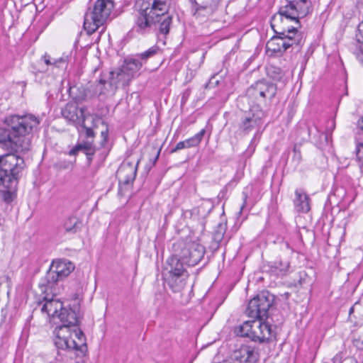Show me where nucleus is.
<instances>
[{
    "label": "nucleus",
    "instance_id": "6",
    "mask_svg": "<svg viewBox=\"0 0 363 363\" xmlns=\"http://www.w3.org/2000/svg\"><path fill=\"white\" fill-rule=\"evenodd\" d=\"M111 0H96L94 7L84 16V28L89 35L94 33L100 26H104L113 9Z\"/></svg>",
    "mask_w": 363,
    "mask_h": 363
},
{
    "label": "nucleus",
    "instance_id": "35",
    "mask_svg": "<svg viewBox=\"0 0 363 363\" xmlns=\"http://www.w3.org/2000/svg\"><path fill=\"white\" fill-rule=\"evenodd\" d=\"M85 121H83V123H81V125H79V126L82 127L83 129L85 130L87 138H91L93 140L94 137V131L90 127L86 126Z\"/></svg>",
    "mask_w": 363,
    "mask_h": 363
},
{
    "label": "nucleus",
    "instance_id": "15",
    "mask_svg": "<svg viewBox=\"0 0 363 363\" xmlns=\"http://www.w3.org/2000/svg\"><path fill=\"white\" fill-rule=\"evenodd\" d=\"M79 313V305H74L72 308L62 307L57 314V317L62 323L60 326H65L70 328L71 330L75 328L79 325L80 322V315Z\"/></svg>",
    "mask_w": 363,
    "mask_h": 363
},
{
    "label": "nucleus",
    "instance_id": "23",
    "mask_svg": "<svg viewBox=\"0 0 363 363\" xmlns=\"http://www.w3.org/2000/svg\"><path fill=\"white\" fill-rule=\"evenodd\" d=\"M206 133L205 129H202L200 132L196 134L194 136L179 142L176 147L171 150L172 153L176 152L178 150L189 148L191 147L197 146L202 140L203 135Z\"/></svg>",
    "mask_w": 363,
    "mask_h": 363
},
{
    "label": "nucleus",
    "instance_id": "8",
    "mask_svg": "<svg viewBox=\"0 0 363 363\" xmlns=\"http://www.w3.org/2000/svg\"><path fill=\"white\" fill-rule=\"evenodd\" d=\"M74 267L71 262L64 261H54L48 271L44 279L39 284L40 288L45 287V291L50 290L55 293V285L63 279L66 278L74 270Z\"/></svg>",
    "mask_w": 363,
    "mask_h": 363
},
{
    "label": "nucleus",
    "instance_id": "27",
    "mask_svg": "<svg viewBox=\"0 0 363 363\" xmlns=\"http://www.w3.org/2000/svg\"><path fill=\"white\" fill-rule=\"evenodd\" d=\"M142 65V63L138 60L130 58L126 59L121 67L126 74L130 75V79L132 80L134 75L140 69Z\"/></svg>",
    "mask_w": 363,
    "mask_h": 363
},
{
    "label": "nucleus",
    "instance_id": "18",
    "mask_svg": "<svg viewBox=\"0 0 363 363\" xmlns=\"http://www.w3.org/2000/svg\"><path fill=\"white\" fill-rule=\"evenodd\" d=\"M258 357V352L250 345H242L233 353V359L237 363H255Z\"/></svg>",
    "mask_w": 363,
    "mask_h": 363
},
{
    "label": "nucleus",
    "instance_id": "4",
    "mask_svg": "<svg viewBox=\"0 0 363 363\" xmlns=\"http://www.w3.org/2000/svg\"><path fill=\"white\" fill-rule=\"evenodd\" d=\"M286 23H281V28L272 26L277 34L267 43V48L273 53L282 54L291 47H297L301 44L302 37L298 33L297 27L285 26Z\"/></svg>",
    "mask_w": 363,
    "mask_h": 363
},
{
    "label": "nucleus",
    "instance_id": "25",
    "mask_svg": "<svg viewBox=\"0 0 363 363\" xmlns=\"http://www.w3.org/2000/svg\"><path fill=\"white\" fill-rule=\"evenodd\" d=\"M118 88L108 78V80L100 79L96 84L95 91L101 96H112L115 94Z\"/></svg>",
    "mask_w": 363,
    "mask_h": 363
},
{
    "label": "nucleus",
    "instance_id": "22",
    "mask_svg": "<svg viewBox=\"0 0 363 363\" xmlns=\"http://www.w3.org/2000/svg\"><path fill=\"white\" fill-rule=\"evenodd\" d=\"M79 151H82L86 154L88 162L90 164L92 160V156L96 152V148L93 145V140L78 143L69 151V155H75Z\"/></svg>",
    "mask_w": 363,
    "mask_h": 363
},
{
    "label": "nucleus",
    "instance_id": "13",
    "mask_svg": "<svg viewBox=\"0 0 363 363\" xmlns=\"http://www.w3.org/2000/svg\"><path fill=\"white\" fill-rule=\"evenodd\" d=\"M138 164V162L136 164L127 162H123L118 168L116 176L118 179L120 194H122L123 189H129L134 182Z\"/></svg>",
    "mask_w": 363,
    "mask_h": 363
},
{
    "label": "nucleus",
    "instance_id": "5",
    "mask_svg": "<svg viewBox=\"0 0 363 363\" xmlns=\"http://www.w3.org/2000/svg\"><path fill=\"white\" fill-rule=\"evenodd\" d=\"M287 4L280 8L278 13L271 19V26L281 28V23L294 21L299 24L298 19L304 17L309 11L311 1L308 0H286Z\"/></svg>",
    "mask_w": 363,
    "mask_h": 363
},
{
    "label": "nucleus",
    "instance_id": "16",
    "mask_svg": "<svg viewBox=\"0 0 363 363\" xmlns=\"http://www.w3.org/2000/svg\"><path fill=\"white\" fill-rule=\"evenodd\" d=\"M41 291L45 295L43 296V301L45 302L41 308L43 313H46L49 316L55 317L57 315L58 311L62 308V303L59 300L55 298L57 294V290L55 289V293L53 294L50 290L45 291V287L40 288Z\"/></svg>",
    "mask_w": 363,
    "mask_h": 363
},
{
    "label": "nucleus",
    "instance_id": "29",
    "mask_svg": "<svg viewBox=\"0 0 363 363\" xmlns=\"http://www.w3.org/2000/svg\"><path fill=\"white\" fill-rule=\"evenodd\" d=\"M226 231V225L223 223H219L213 233V241L218 246L223 239L224 235Z\"/></svg>",
    "mask_w": 363,
    "mask_h": 363
},
{
    "label": "nucleus",
    "instance_id": "17",
    "mask_svg": "<svg viewBox=\"0 0 363 363\" xmlns=\"http://www.w3.org/2000/svg\"><path fill=\"white\" fill-rule=\"evenodd\" d=\"M54 343L59 350L72 351L70 345L72 333L70 328L65 326H57L54 330Z\"/></svg>",
    "mask_w": 363,
    "mask_h": 363
},
{
    "label": "nucleus",
    "instance_id": "21",
    "mask_svg": "<svg viewBox=\"0 0 363 363\" xmlns=\"http://www.w3.org/2000/svg\"><path fill=\"white\" fill-rule=\"evenodd\" d=\"M130 76L120 67L109 72L108 79L118 88L120 86H128L129 84L131 81Z\"/></svg>",
    "mask_w": 363,
    "mask_h": 363
},
{
    "label": "nucleus",
    "instance_id": "3",
    "mask_svg": "<svg viewBox=\"0 0 363 363\" xmlns=\"http://www.w3.org/2000/svg\"><path fill=\"white\" fill-rule=\"evenodd\" d=\"M5 124L11 128L14 138L21 146V152L30 150L31 138L40 124L38 118L33 114L11 115L5 118Z\"/></svg>",
    "mask_w": 363,
    "mask_h": 363
},
{
    "label": "nucleus",
    "instance_id": "20",
    "mask_svg": "<svg viewBox=\"0 0 363 363\" xmlns=\"http://www.w3.org/2000/svg\"><path fill=\"white\" fill-rule=\"evenodd\" d=\"M72 338H71L70 345L72 350L84 353L87 350L86 337L82 330L77 326L72 329Z\"/></svg>",
    "mask_w": 363,
    "mask_h": 363
},
{
    "label": "nucleus",
    "instance_id": "33",
    "mask_svg": "<svg viewBox=\"0 0 363 363\" xmlns=\"http://www.w3.org/2000/svg\"><path fill=\"white\" fill-rule=\"evenodd\" d=\"M157 48H155V47H152V48H150L149 50H147V51L144 52H142L140 55V57L142 59V60H147V58H149L150 57H152L154 55H155L157 53Z\"/></svg>",
    "mask_w": 363,
    "mask_h": 363
},
{
    "label": "nucleus",
    "instance_id": "47",
    "mask_svg": "<svg viewBox=\"0 0 363 363\" xmlns=\"http://www.w3.org/2000/svg\"><path fill=\"white\" fill-rule=\"evenodd\" d=\"M362 344L363 345V340H362Z\"/></svg>",
    "mask_w": 363,
    "mask_h": 363
},
{
    "label": "nucleus",
    "instance_id": "9",
    "mask_svg": "<svg viewBox=\"0 0 363 363\" xmlns=\"http://www.w3.org/2000/svg\"><path fill=\"white\" fill-rule=\"evenodd\" d=\"M174 253L189 266H195L204 255V247L196 241L179 240L173 245Z\"/></svg>",
    "mask_w": 363,
    "mask_h": 363
},
{
    "label": "nucleus",
    "instance_id": "12",
    "mask_svg": "<svg viewBox=\"0 0 363 363\" xmlns=\"http://www.w3.org/2000/svg\"><path fill=\"white\" fill-rule=\"evenodd\" d=\"M277 94V86L270 83L259 81L252 84L247 90V96L258 102L264 101L265 99H273Z\"/></svg>",
    "mask_w": 363,
    "mask_h": 363
},
{
    "label": "nucleus",
    "instance_id": "1",
    "mask_svg": "<svg viewBox=\"0 0 363 363\" xmlns=\"http://www.w3.org/2000/svg\"><path fill=\"white\" fill-rule=\"evenodd\" d=\"M11 128H0V147L10 152L0 157V186L15 188L25 167L24 160L13 152H21V146L14 138Z\"/></svg>",
    "mask_w": 363,
    "mask_h": 363
},
{
    "label": "nucleus",
    "instance_id": "44",
    "mask_svg": "<svg viewBox=\"0 0 363 363\" xmlns=\"http://www.w3.org/2000/svg\"><path fill=\"white\" fill-rule=\"evenodd\" d=\"M331 123H332V127L334 128L335 127V123L333 121H332Z\"/></svg>",
    "mask_w": 363,
    "mask_h": 363
},
{
    "label": "nucleus",
    "instance_id": "26",
    "mask_svg": "<svg viewBox=\"0 0 363 363\" xmlns=\"http://www.w3.org/2000/svg\"><path fill=\"white\" fill-rule=\"evenodd\" d=\"M187 278L188 277L174 274H168L166 280L167 285L173 292H179L184 288Z\"/></svg>",
    "mask_w": 363,
    "mask_h": 363
},
{
    "label": "nucleus",
    "instance_id": "7",
    "mask_svg": "<svg viewBox=\"0 0 363 363\" xmlns=\"http://www.w3.org/2000/svg\"><path fill=\"white\" fill-rule=\"evenodd\" d=\"M264 320L254 318L252 320L245 321L235 328V333L237 335L249 337L255 342H267L274 333L271 325L267 321H263Z\"/></svg>",
    "mask_w": 363,
    "mask_h": 363
},
{
    "label": "nucleus",
    "instance_id": "32",
    "mask_svg": "<svg viewBox=\"0 0 363 363\" xmlns=\"http://www.w3.org/2000/svg\"><path fill=\"white\" fill-rule=\"evenodd\" d=\"M42 59L44 61V62L45 63V65H47L57 66L58 63L65 62V60L62 58H59L57 60L55 59L53 60V62H52L50 56L48 55V54H45L42 57Z\"/></svg>",
    "mask_w": 363,
    "mask_h": 363
},
{
    "label": "nucleus",
    "instance_id": "28",
    "mask_svg": "<svg viewBox=\"0 0 363 363\" xmlns=\"http://www.w3.org/2000/svg\"><path fill=\"white\" fill-rule=\"evenodd\" d=\"M81 225V222L75 216H69L65 219L63 223V228L67 233H77Z\"/></svg>",
    "mask_w": 363,
    "mask_h": 363
},
{
    "label": "nucleus",
    "instance_id": "10",
    "mask_svg": "<svg viewBox=\"0 0 363 363\" xmlns=\"http://www.w3.org/2000/svg\"><path fill=\"white\" fill-rule=\"evenodd\" d=\"M273 302L274 296L268 291H262L250 300L245 313L252 318L267 319Z\"/></svg>",
    "mask_w": 363,
    "mask_h": 363
},
{
    "label": "nucleus",
    "instance_id": "40",
    "mask_svg": "<svg viewBox=\"0 0 363 363\" xmlns=\"http://www.w3.org/2000/svg\"><path fill=\"white\" fill-rule=\"evenodd\" d=\"M358 127L363 130V117L358 121Z\"/></svg>",
    "mask_w": 363,
    "mask_h": 363
},
{
    "label": "nucleus",
    "instance_id": "34",
    "mask_svg": "<svg viewBox=\"0 0 363 363\" xmlns=\"http://www.w3.org/2000/svg\"><path fill=\"white\" fill-rule=\"evenodd\" d=\"M293 152V161H294L298 164L301 161V153L297 145L294 146Z\"/></svg>",
    "mask_w": 363,
    "mask_h": 363
},
{
    "label": "nucleus",
    "instance_id": "14",
    "mask_svg": "<svg viewBox=\"0 0 363 363\" xmlns=\"http://www.w3.org/2000/svg\"><path fill=\"white\" fill-rule=\"evenodd\" d=\"M85 111L84 107L79 108L75 104L69 103L62 109L61 113L68 122L78 128L83 121L92 118L90 114L85 113Z\"/></svg>",
    "mask_w": 363,
    "mask_h": 363
},
{
    "label": "nucleus",
    "instance_id": "38",
    "mask_svg": "<svg viewBox=\"0 0 363 363\" xmlns=\"http://www.w3.org/2000/svg\"><path fill=\"white\" fill-rule=\"evenodd\" d=\"M3 196L4 201L8 203L13 200V194L10 191H4Z\"/></svg>",
    "mask_w": 363,
    "mask_h": 363
},
{
    "label": "nucleus",
    "instance_id": "45",
    "mask_svg": "<svg viewBox=\"0 0 363 363\" xmlns=\"http://www.w3.org/2000/svg\"><path fill=\"white\" fill-rule=\"evenodd\" d=\"M357 347H360V345H359V342L358 341H357Z\"/></svg>",
    "mask_w": 363,
    "mask_h": 363
},
{
    "label": "nucleus",
    "instance_id": "31",
    "mask_svg": "<svg viewBox=\"0 0 363 363\" xmlns=\"http://www.w3.org/2000/svg\"><path fill=\"white\" fill-rule=\"evenodd\" d=\"M350 315L356 314L354 316L363 320V303L356 302L350 309Z\"/></svg>",
    "mask_w": 363,
    "mask_h": 363
},
{
    "label": "nucleus",
    "instance_id": "30",
    "mask_svg": "<svg viewBox=\"0 0 363 363\" xmlns=\"http://www.w3.org/2000/svg\"><path fill=\"white\" fill-rule=\"evenodd\" d=\"M267 74L275 81H281L284 77V72L279 67L269 66L267 69Z\"/></svg>",
    "mask_w": 363,
    "mask_h": 363
},
{
    "label": "nucleus",
    "instance_id": "39",
    "mask_svg": "<svg viewBox=\"0 0 363 363\" xmlns=\"http://www.w3.org/2000/svg\"><path fill=\"white\" fill-rule=\"evenodd\" d=\"M101 137L103 138V143H105L108 138V130L101 131Z\"/></svg>",
    "mask_w": 363,
    "mask_h": 363
},
{
    "label": "nucleus",
    "instance_id": "37",
    "mask_svg": "<svg viewBox=\"0 0 363 363\" xmlns=\"http://www.w3.org/2000/svg\"><path fill=\"white\" fill-rule=\"evenodd\" d=\"M219 83V81L213 76L212 77L208 83L206 84V88H213L216 86H217Z\"/></svg>",
    "mask_w": 363,
    "mask_h": 363
},
{
    "label": "nucleus",
    "instance_id": "2",
    "mask_svg": "<svg viewBox=\"0 0 363 363\" xmlns=\"http://www.w3.org/2000/svg\"><path fill=\"white\" fill-rule=\"evenodd\" d=\"M170 6L171 0L143 1L135 16L136 30L147 33L159 23L160 33L168 34L172 23V16L168 13Z\"/></svg>",
    "mask_w": 363,
    "mask_h": 363
},
{
    "label": "nucleus",
    "instance_id": "24",
    "mask_svg": "<svg viewBox=\"0 0 363 363\" xmlns=\"http://www.w3.org/2000/svg\"><path fill=\"white\" fill-rule=\"evenodd\" d=\"M294 202L296 211L301 213H308L311 209L308 196L299 189L296 190Z\"/></svg>",
    "mask_w": 363,
    "mask_h": 363
},
{
    "label": "nucleus",
    "instance_id": "46",
    "mask_svg": "<svg viewBox=\"0 0 363 363\" xmlns=\"http://www.w3.org/2000/svg\"><path fill=\"white\" fill-rule=\"evenodd\" d=\"M325 140H328V135H325Z\"/></svg>",
    "mask_w": 363,
    "mask_h": 363
},
{
    "label": "nucleus",
    "instance_id": "43",
    "mask_svg": "<svg viewBox=\"0 0 363 363\" xmlns=\"http://www.w3.org/2000/svg\"><path fill=\"white\" fill-rule=\"evenodd\" d=\"M244 199H245L244 203H245L246 199H247V195H245ZM244 206H245V203H243V204H242V207H241V210L244 208Z\"/></svg>",
    "mask_w": 363,
    "mask_h": 363
},
{
    "label": "nucleus",
    "instance_id": "41",
    "mask_svg": "<svg viewBox=\"0 0 363 363\" xmlns=\"http://www.w3.org/2000/svg\"><path fill=\"white\" fill-rule=\"evenodd\" d=\"M341 361V357L340 355H336L333 358L334 363L340 362Z\"/></svg>",
    "mask_w": 363,
    "mask_h": 363
},
{
    "label": "nucleus",
    "instance_id": "36",
    "mask_svg": "<svg viewBox=\"0 0 363 363\" xmlns=\"http://www.w3.org/2000/svg\"><path fill=\"white\" fill-rule=\"evenodd\" d=\"M289 267V262L288 261H280L279 263H274V267L279 269L280 271H285Z\"/></svg>",
    "mask_w": 363,
    "mask_h": 363
},
{
    "label": "nucleus",
    "instance_id": "19",
    "mask_svg": "<svg viewBox=\"0 0 363 363\" xmlns=\"http://www.w3.org/2000/svg\"><path fill=\"white\" fill-rule=\"evenodd\" d=\"M185 262L179 257L177 253L170 257L167 261L168 274H177L184 277H189L187 271L184 267Z\"/></svg>",
    "mask_w": 363,
    "mask_h": 363
},
{
    "label": "nucleus",
    "instance_id": "42",
    "mask_svg": "<svg viewBox=\"0 0 363 363\" xmlns=\"http://www.w3.org/2000/svg\"><path fill=\"white\" fill-rule=\"evenodd\" d=\"M159 155H160V150H159V151L157 152V156H156V157H155V158L154 163H155V162H156L157 160V159H158V157H159Z\"/></svg>",
    "mask_w": 363,
    "mask_h": 363
},
{
    "label": "nucleus",
    "instance_id": "11",
    "mask_svg": "<svg viewBox=\"0 0 363 363\" xmlns=\"http://www.w3.org/2000/svg\"><path fill=\"white\" fill-rule=\"evenodd\" d=\"M265 113L259 106H252L240 118L238 127L243 134H249L252 131L258 132L263 124Z\"/></svg>",
    "mask_w": 363,
    "mask_h": 363
}]
</instances>
